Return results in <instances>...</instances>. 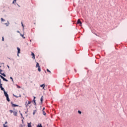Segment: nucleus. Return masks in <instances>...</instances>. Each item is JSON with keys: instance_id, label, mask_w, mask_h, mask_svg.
I'll list each match as a JSON object with an SVG mask.
<instances>
[{"instance_id": "f257e3e1", "label": "nucleus", "mask_w": 127, "mask_h": 127, "mask_svg": "<svg viewBox=\"0 0 127 127\" xmlns=\"http://www.w3.org/2000/svg\"><path fill=\"white\" fill-rule=\"evenodd\" d=\"M9 112H10V114H12V113H13V115L15 117H17V111H13V110H10Z\"/></svg>"}, {"instance_id": "f03ea898", "label": "nucleus", "mask_w": 127, "mask_h": 127, "mask_svg": "<svg viewBox=\"0 0 127 127\" xmlns=\"http://www.w3.org/2000/svg\"><path fill=\"white\" fill-rule=\"evenodd\" d=\"M4 95L5 97H6L7 102H10V100H9V98H8V94H7V93L5 91H4Z\"/></svg>"}, {"instance_id": "7ed1b4c3", "label": "nucleus", "mask_w": 127, "mask_h": 127, "mask_svg": "<svg viewBox=\"0 0 127 127\" xmlns=\"http://www.w3.org/2000/svg\"><path fill=\"white\" fill-rule=\"evenodd\" d=\"M36 68H38V70L39 72H41V68H40V66L39 65V64L38 63H37Z\"/></svg>"}, {"instance_id": "20e7f679", "label": "nucleus", "mask_w": 127, "mask_h": 127, "mask_svg": "<svg viewBox=\"0 0 127 127\" xmlns=\"http://www.w3.org/2000/svg\"><path fill=\"white\" fill-rule=\"evenodd\" d=\"M31 102H32L31 101H28L27 103V102H26L25 103L26 108H28V107H29V105L31 104Z\"/></svg>"}, {"instance_id": "39448f33", "label": "nucleus", "mask_w": 127, "mask_h": 127, "mask_svg": "<svg viewBox=\"0 0 127 127\" xmlns=\"http://www.w3.org/2000/svg\"><path fill=\"white\" fill-rule=\"evenodd\" d=\"M0 77L1 79H2V80L3 81H5V82H8V80H7V79H6L4 77H3V76L0 75Z\"/></svg>"}, {"instance_id": "423d86ee", "label": "nucleus", "mask_w": 127, "mask_h": 127, "mask_svg": "<svg viewBox=\"0 0 127 127\" xmlns=\"http://www.w3.org/2000/svg\"><path fill=\"white\" fill-rule=\"evenodd\" d=\"M77 24H80V25L81 26L82 25V22H81V20H80V19H78L77 22Z\"/></svg>"}, {"instance_id": "0eeeda50", "label": "nucleus", "mask_w": 127, "mask_h": 127, "mask_svg": "<svg viewBox=\"0 0 127 127\" xmlns=\"http://www.w3.org/2000/svg\"><path fill=\"white\" fill-rule=\"evenodd\" d=\"M2 72V70L0 69V74H1V75H2V76H3L4 77H6V75L4 73H1Z\"/></svg>"}, {"instance_id": "6e6552de", "label": "nucleus", "mask_w": 127, "mask_h": 127, "mask_svg": "<svg viewBox=\"0 0 127 127\" xmlns=\"http://www.w3.org/2000/svg\"><path fill=\"white\" fill-rule=\"evenodd\" d=\"M17 49L18 50V53H17V56H19V53H20V49L19 48H17Z\"/></svg>"}, {"instance_id": "1a4fd4ad", "label": "nucleus", "mask_w": 127, "mask_h": 127, "mask_svg": "<svg viewBox=\"0 0 127 127\" xmlns=\"http://www.w3.org/2000/svg\"><path fill=\"white\" fill-rule=\"evenodd\" d=\"M11 104L12 105V107H13V108H14L15 107H18V105L13 104L12 102H11Z\"/></svg>"}, {"instance_id": "9d476101", "label": "nucleus", "mask_w": 127, "mask_h": 127, "mask_svg": "<svg viewBox=\"0 0 127 127\" xmlns=\"http://www.w3.org/2000/svg\"><path fill=\"white\" fill-rule=\"evenodd\" d=\"M32 54V58H33V59H35V55H34V53H33V52L31 53Z\"/></svg>"}, {"instance_id": "9b49d317", "label": "nucleus", "mask_w": 127, "mask_h": 127, "mask_svg": "<svg viewBox=\"0 0 127 127\" xmlns=\"http://www.w3.org/2000/svg\"><path fill=\"white\" fill-rule=\"evenodd\" d=\"M40 87L41 88H43V89L44 90V88H45V84H43L40 85Z\"/></svg>"}, {"instance_id": "f8f14e48", "label": "nucleus", "mask_w": 127, "mask_h": 127, "mask_svg": "<svg viewBox=\"0 0 127 127\" xmlns=\"http://www.w3.org/2000/svg\"><path fill=\"white\" fill-rule=\"evenodd\" d=\"M43 96H42L41 98V103H43Z\"/></svg>"}, {"instance_id": "ddd939ff", "label": "nucleus", "mask_w": 127, "mask_h": 127, "mask_svg": "<svg viewBox=\"0 0 127 127\" xmlns=\"http://www.w3.org/2000/svg\"><path fill=\"white\" fill-rule=\"evenodd\" d=\"M28 127H32L31 126V123H28Z\"/></svg>"}, {"instance_id": "4468645a", "label": "nucleus", "mask_w": 127, "mask_h": 127, "mask_svg": "<svg viewBox=\"0 0 127 127\" xmlns=\"http://www.w3.org/2000/svg\"><path fill=\"white\" fill-rule=\"evenodd\" d=\"M4 24H5V25H6V26H8L9 23L8 22V21H7V22L6 23H4Z\"/></svg>"}, {"instance_id": "2eb2a0df", "label": "nucleus", "mask_w": 127, "mask_h": 127, "mask_svg": "<svg viewBox=\"0 0 127 127\" xmlns=\"http://www.w3.org/2000/svg\"><path fill=\"white\" fill-rule=\"evenodd\" d=\"M37 127H42V125L41 124H40L37 125Z\"/></svg>"}, {"instance_id": "dca6fc26", "label": "nucleus", "mask_w": 127, "mask_h": 127, "mask_svg": "<svg viewBox=\"0 0 127 127\" xmlns=\"http://www.w3.org/2000/svg\"><path fill=\"white\" fill-rule=\"evenodd\" d=\"M0 89L1 91H3V92H5V90H4V88H3V87H0Z\"/></svg>"}, {"instance_id": "f3484780", "label": "nucleus", "mask_w": 127, "mask_h": 127, "mask_svg": "<svg viewBox=\"0 0 127 127\" xmlns=\"http://www.w3.org/2000/svg\"><path fill=\"white\" fill-rule=\"evenodd\" d=\"M20 35H21V36H22V37L23 38H24V39H25V37H24V35H22V34H20Z\"/></svg>"}, {"instance_id": "a211bd4d", "label": "nucleus", "mask_w": 127, "mask_h": 127, "mask_svg": "<svg viewBox=\"0 0 127 127\" xmlns=\"http://www.w3.org/2000/svg\"><path fill=\"white\" fill-rule=\"evenodd\" d=\"M33 102L34 103L35 106H36V101H35V100L33 99Z\"/></svg>"}, {"instance_id": "6ab92c4d", "label": "nucleus", "mask_w": 127, "mask_h": 127, "mask_svg": "<svg viewBox=\"0 0 127 127\" xmlns=\"http://www.w3.org/2000/svg\"><path fill=\"white\" fill-rule=\"evenodd\" d=\"M43 114L44 116H46V113H45V112L43 111Z\"/></svg>"}, {"instance_id": "aec40b11", "label": "nucleus", "mask_w": 127, "mask_h": 127, "mask_svg": "<svg viewBox=\"0 0 127 127\" xmlns=\"http://www.w3.org/2000/svg\"><path fill=\"white\" fill-rule=\"evenodd\" d=\"M1 21H5V20L3 19L2 18H1Z\"/></svg>"}, {"instance_id": "412c9836", "label": "nucleus", "mask_w": 127, "mask_h": 127, "mask_svg": "<svg viewBox=\"0 0 127 127\" xmlns=\"http://www.w3.org/2000/svg\"><path fill=\"white\" fill-rule=\"evenodd\" d=\"M78 114H79L80 115H81V114H82V112L80 111H78Z\"/></svg>"}, {"instance_id": "4be33fe9", "label": "nucleus", "mask_w": 127, "mask_h": 127, "mask_svg": "<svg viewBox=\"0 0 127 127\" xmlns=\"http://www.w3.org/2000/svg\"><path fill=\"white\" fill-rule=\"evenodd\" d=\"M47 72H49V73H51V71L49 70V69H47Z\"/></svg>"}, {"instance_id": "5701e85b", "label": "nucleus", "mask_w": 127, "mask_h": 127, "mask_svg": "<svg viewBox=\"0 0 127 127\" xmlns=\"http://www.w3.org/2000/svg\"><path fill=\"white\" fill-rule=\"evenodd\" d=\"M20 115H21L22 119H23V116L22 115V113H20Z\"/></svg>"}, {"instance_id": "b1692460", "label": "nucleus", "mask_w": 127, "mask_h": 127, "mask_svg": "<svg viewBox=\"0 0 127 127\" xmlns=\"http://www.w3.org/2000/svg\"><path fill=\"white\" fill-rule=\"evenodd\" d=\"M21 24H22V26L23 27V28H24V25H23V23H22V22H21Z\"/></svg>"}, {"instance_id": "393cba45", "label": "nucleus", "mask_w": 127, "mask_h": 127, "mask_svg": "<svg viewBox=\"0 0 127 127\" xmlns=\"http://www.w3.org/2000/svg\"><path fill=\"white\" fill-rule=\"evenodd\" d=\"M2 41H4V38L3 37H2Z\"/></svg>"}, {"instance_id": "a878e982", "label": "nucleus", "mask_w": 127, "mask_h": 127, "mask_svg": "<svg viewBox=\"0 0 127 127\" xmlns=\"http://www.w3.org/2000/svg\"><path fill=\"white\" fill-rule=\"evenodd\" d=\"M2 87V84L0 83V88H1Z\"/></svg>"}, {"instance_id": "bb28decb", "label": "nucleus", "mask_w": 127, "mask_h": 127, "mask_svg": "<svg viewBox=\"0 0 127 127\" xmlns=\"http://www.w3.org/2000/svg\"><path fill=\"white\" fill-rule=\"evenodd\" d=\"M10 79H11V80H12V81H13V79L12 78V77H10Z\"/></svg>"}, {"instance_id": "cd10ccee", "label": "nucleus", "mask_w": 127, "mask_h": 127, "mask_svg": "<svg viewBox=\"0 0 127 127\" xmlns=\"http://www.w3.org/2000/svg\"><path fill=\"white\" fill-rule=\"evenodd\" d=\"M44 110H45V108H43V112H44Z\"/></svg>"}, {"instance_id": "c85d7f7f", "label": "nucleus", "mask_w": 127, "mask_h": 127, "mask_svg": "<svg viewBox=\"0 0 127 127\" xmlns=\"http://www.w3.org/2000/svg\"><path fill=\"white\" fill-rule=\"evenodd\" d=\"M35 99H36V97H35V96H34V100H35Z\"/></svg>"}, {"instance_id": "c756f323", "label": "nucleus", "mask_w": 127, "mask_h": 127, "mask_svg": "<svg viewBox=\"0 0 127 127\" xmlns=\"http://www.w3.org/2000/svg\"><path fill=\"white\" fill-rule=\"evenodd\" d=\"M15 1H16L13 0V2H12V3H14Z\"/></svg>"}, {"instance_id": "7c9ffc66", "label": "nucleus", "mask_w": 127, "mask_h": 127, "mask_svg": "<svg viewBox=\"0 0 127 127\" xmlns=\"http://www.w3.org/2000/svg\"><path fill=\"white\" fill-rule=\"evenodd\" d=\"M6 124H7V122H5V125H6Z\"/></svg>"}, {"instance_id": "2f4dec72", "label": "nucleus", "mask_w": 127, "mask_h": 127, "mask_svg": "<svg viewBox=\"0 0 127 127\" xmlns=\"http://www.w3.org/2000/svg\"><path fill=\"white\" fill-rule=\"evenodd\" d=\"M0 83H1V80L0 79Z\"/></svg>"}, {"instance_id": "473e14b6", "label": "nucleus", "mask_w": 127, "mask_h": 127, "mask_svg": "<svg viewBox=\"0 0 127 127\" xmlns=\"http://www.w3.org/2000/svg\"><path fill=\"white\" fill-rule=\"evenodd\" d=\"M17 32H18V33H19V31H17Z\"/></svg>"}, {"instance_id": "72a5a7b5", "label": "nucleus", "mask_w": 127, "mask_h": 127, "mask_svg": "<svg viewBox=\"0 0 127 127\" xmlns=\"http://www.w3.org/2000/svg\"><path fill=\"white\" fill-rule=\"evenodd\" d=\"M22 124H23V120H22Z\"/></svg>"}, {"instance_id": "f704fd0d", "label": "nucleus", "mask_w": 127, "mask_h": 127, "mask_svg": "<svg viewBox=\"0 0 127 127\" xmlns=\"http://www.w3.org/2000/svg\"><path fill=\"white\" fill-rule=\"evenodd\" d=\"M14 0V1H16V0Z\"/></svg>"}, {"instance_id": "c9c22d12", "label": "nucleus", "mask_w": 127, "mask_h": 127, "mask_svg": "<svg viewBox=\"0 0 127 127\" xmlns=\"http://www.w3.org/2000/svg\"><path fill=\"white\" fill-rule=\"evenodd\" d=\"M8 68H9V66L7 65Z\"/></svg>"}, {"instance_id": "e433bc0d", "label": "nucleus", "mask_w": 127, "mask_h": 127, "mask_svg": "<svg viewBox=\"0 0 127 127\" xmlns=\"http://www.w3.org/2000/svg\"><path fill=\"white\" fill-rule=\"evenodd\" d=\"M35 114V113L34 112V113H33V115H34Z\"/></svg>"}, {"instance_id": "4c0bfd02", "label": "nucleus", "mask_w": 127, "mask_h": 127, "mask_svg": "<svg viewBox=\"0 0 127 127\" xmlns=\"http://www.w3.org/2000/svg\"><path fill=\"white\" fill-rule=\"evenodd\" d=\"M0 67H1V66H0Z\"/></svg>"}]
</instances>
